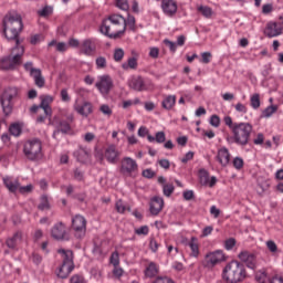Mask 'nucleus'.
Here are the masks:
<instances>
[{
	"label": "nucleus",
	"instance_id": "1",
	"mask_svg": "<svg viewBox=\"0 0 283 283\" xmlns=\"http://www.w3.org/2000/svg\"><path fill=\"white\" fill-rule=\"evenodd\" d=\"M127 30V20L120 14H112L103 20L101 32L108 39H120Z\"/></svg>",
	"mask_w": 283,
	"mask_h": 283
},
{
	"label": "nucleus",
	"instance_id": "2",
	"mask_svg": "<svg viewBox=\"0 0 283 283\" xmlns=\"http://www.w3.org/2000/svg\"><path fill=\"white\" fill-rule=\"evenodd\" d=\"M3 34L7 41H14L15 45L21 46L19 34L23 31V20L19 14H7L2 20Z\"/></svg>",
	"mask_w": 283,
	"mask_h": 283
},
{
	"label": "nucleus",
	"instance_id": "3",
	"mask_svg": "<svg viewBox=\"0 0 283 283\" xmlns=\"http://www.w3.org/2000/svg\"><path fill=\"white\" fill-rule=\"evenodd\" d=\"M232 136L226 137L229 145H238L239 147H247L251 143V134H253V125L249 122H239V124L231 132Z\"/></svg>",
	"mask_w": 283,
	"mask_h": 283
},
{
	"label": "nucleus",
	"instance_id": "4",
	"mask_svg": "<svg viewBox=\"0 0 283 283\" xmlns=\"http://www.w3.org/2000/svg\"><path fill=\"white\" fill-rule=\"evenodd\" d=\"M247 268L238 260H232L226 264L221 277L226 283H240L247 280Z\"/></svg>",
	"mask_w": 283,
	"mask_h": 283
},
{
	"label": "nucleus",
	"instance_id": "5",
	"mask_svg": "<svg viewBox=\"0 0 283 283\" xmlns=\"http://www.w3.org/2000/svg\"><path fill=\"white\" fill-rule=\"evenodd\" d=\"M18 50V52H17ZM13 52H17L14 55H8L0 60V70L14 71L21 63H23V54H25V49L23 46L15 45Z\"/></svg>",
	"mask_w": 283,
	"mask_h": 283
},
{
	"label": "nucleus",
	"instance_id": "6",
	"mask_svg": "<svg viewBox=\"0 0 283 283\" xmlns=\"http://www.w3.org/2000/svg\"><path fill=\"white\" fill-rule=\"evenodd\" d=\"M43 149V145L41 144V140L39 139H32L24 144V156L28 158V160H39L43 156L41 153Z\"/></svg>",
	"mask_w": 283,
	"mask_h": 283
},
{
	"label": "nucleus",
	"instance_id": "7",
	"mask_svg": "<svg viewBox=\"0 0 283 283\" xmlns=\"http://www.w3.org/2000/svg\"><path fill=\"white\" fill-rule=\"evenodd\" d=\"M227 261V254L222 250H214L206 253L203 260L201 261L202 266L205 269H213L218 266L221 262Z\"/></svg>",
	"mask_w": 283,
	"mask_h": 283
},
{
	"label": "nucleus",
	"instance_id": "8",
	"mask_svg": "<svg viewBox=\"0 0 283 283\" xmlns=\"http://www.w3.org/2000/svg\"><path fill=\"white\" fill-rule=\"evenodd\" d=\"M19 96V88L17 87H8L0 99L2 105V111L6 116H10L12 114V101Z\"/></svg>",
	"mask_w": 283,
	"mask_h": 283
},
{
	"label": "nucleus",
	"instance_id": "9",
	"mask_svg": "<svg viewBox=\"0 0 283 283\" xmlns=\"http://www.w3.org/2000/svg\"><path fill=\"white\" fill-rule=\"evenodd\" d=\"M95 87L98 90L102 96H109V92L114 90V80L112 76L104 74L97 77V82L95 83Z\"/></svg>",
	"mask_w": 283,
	"mask_h": 283
},
{
	"label": "nucleus",
	"instance_id": "10",
	"mask_svg": "<svg viewBox=\"0 0 283 283\" xmlns=\"http://www.w3.org/2000/svg\"><path fill=\"white\" fill-rule=\"evenodd\" d=\"M238 259L240 260L241 264H245L248 269H258V256L255 253L250 252L249 250H242L238 254Z\"/></svg>",
	"mask_w": 283,
	"mask_h": 283
},
{
	"label": "nucleus",
	"instance_id": "11",
	"mask_svg": "<svg viewBox=\"0 0 283 283\" xmlns=\"http://www.w3.org/2000/svg\"><path fill=\"white\" fill-rule=\"evenodd\" d=\"M268 39H275V36H281L283 34V23L276 21H270L266 23L263 31Z\"/></svg>",
	"mask_w": 283,
	"mask_h": 283
},
{
	"label": "nucleus",
	"instance_id": "12",
	"mask_svg": "<svg viewBox=\"0 0 283 283\" xmlns=\"http://www.w3.org/2000/svg\"><path fill=\"white\" fill-rule=\"evenodd\" d=\"M182 244L189 249L190 258H200V240L197 237L182 240Z\"/></svg>",
	"mask_w": 283,
	"mask_h": 283
},
{
	"label": "nucleus",
	"instance_id": "13",
	"mask_svg": "<svg viewBox=\"0 0 283 283\" xmlns=\"http://www.w3.org/2000/svg\"><path fill=\"white\" fill-rule=\"evenodd\" d=\"M51 235L54 240H70L67 228L63 222H57L53 226L51 229Z\"/></svg>",
	"mask_w": 283,
	"mask_h": 283
},
{
	"label": "nucleus",
	"instance_id": "14",
	"mask_svg": "<svg viewBox=\"0 0 283 283\" xmlns=\"http://www.w3.org/2000/svg\"><path fill=\"white\" fill-rule=\"evenodd\" d=\"M72 227L74 229V231L77 234V238H83V235H85V230L87 227V221L85 220V217L81 216V214H76L73 219H72Z\"/></svg>",
	"mask_w": 283,
	"mask_h": 283
},
{
	"label": "nucleus",
	"instance_id": "15",
	"mask_svg": "<svg viewBox=\"0 0 283 283\" xmlns=\"http://www.w3.org/2000/svg\"><path fill=\"white\" fill-rule=\"evenodd\" d=\"M122 171L126 174V176H132L138 171V164L136 160L132 159V157H124L122 160Z\"/></svg>",
	"mask_w": 283,
	"mask_h": 283
},
{
	"label": "nucleus",
	"instance_id": "16",
	"mask_svg": "<svg viewBox=\"0 0 283 283\" xmlns=\"http://www.w3.org/2000/svg\"><path fill=\"white\" fill-rule=\"evenodd\" d=\"M80 52L85 56H94V54L96 53V40H84L80 45Z\"/></svg>",
	"mask_w": 283,
	"mask_h": 283
},
{
	"label": "nucleus",
	"instance_id": "17",
	"mask_svg": "<svg viewBox=\"0 0 283 283\" xmlns=\"http://www.w3.org/2000/svg\"><path fill=\"white\" fill-rule=\"evenodd\" d=\"M161 10L166 17H176L178 2L176 0H161Z\"/></svg>",
	"mask_w": 283,
	"mask_h": 283
},
{
	"label": "nucleus",
	"instance_id": "18",
	"mask_svg": "<svg viewBox=\"0 0 283 283\" xmlns=\"http://www.w3.org/2000/svg\"><path fill=\"white\" fill-rule=\"evenodd\" d=\"M165 207V199L163 197H153L149 203V211L151 216H158Z\"/></svg>",
	"mask_w": 283,
	"mask_h": 283
},
{
	"label": "nucleus",
	"instance_id": "19",
	"mask_svg": "<svg viewBox=\"0 0 283 283\" xmlns=\"http://www.w3.org/2000/svg\"><path fill=\"white\" fill-rule=\"evenodd\" d=\"M138 52L132 51V56L127 57V61L122 63V70H124V72H129V70H138Z\"/></svg>",
	"mask_w": 283,
	"mask_h": 283
},
{
	"label": "nucleus",
	"instance_id": "20",
	"mask_svg": "<svg viewBox=\"0 0 283 283\" xmlns=\"http://www.w3.org/2000/svg\"><path fill=\"white\" fill-rule=\"evenodd\" d=\"M40 105L45 114V116H49V118H52V105L54 103V96L52 95H41L40 96Z\"/></svg>",
	"mask_w": 283,
	"mask_h": 283
},
{
	"label": "nucleus",
	"instance_id": "21",
	"mask_svg": "<svg viewBox=\"0 0 283 283\" xmlns=\"http://www.w3.org/2000/svg\"><path fill=\"white\" fill-rule=\"evenodd\" d=\"M104 156L111 165H116L118 163V158L120 157V153L116 149V146L111 145L105 149Z\"/></svg>",
	"mask_w": 283,
	"mask_h": 283
},
{
	"label": "nucleus",
	"instance_id": "22",
	"mask_svg": "<svg viewBox=\"0 0 283 283\" xmlns=\"http://www.w3.org/2000/svg\"><path fill=\"white\" fill-rule=\"evenodd\" d=\"M128 87L135 92H145L147 85H145V80L143 76H134L128 81Z\"/></svg>",
	"mask_w": 283,
	"mask_h": 283
},
{
	"label": "nucleus",
	"instance_id": "23",
	"mask_svg": "<svg viewBox=\"0 0 283 283\" xmlns=\"http://www.w3.org/2000/svg\"><path fill=\"white\" fill-rule=\"evenodd\" d=\"M2 182H3L4 187H7V189L11 193H17V191H19V187L21 185L19 182V178H14V177H10V176L3 177Z\"/></svg>",
	"mask_w": 283,
	"mask_h": 283
},
{
	"label": "nucleus",
	"instance_id": "24",
	"mask_svg": "<svg viewBox=\"0 0 283 283\" xmlns=\"http://www.w3.org/2000/svg\"><path fill=\"white\" fill-rule=\"evenodd\" d=\"M157 182L161 185L164 196H166V198H171V195L176 191L174 184H167V178L164 176H159Z\"/></svg>",
	"mask_w": 283,
	"mask_h": 283
},
{
	"label": "nucleus",
	"instance_id": "25",
	"mask_svg": "<svg viewBox=\"0 0 283 283\" xmlns=\"http://www.w3.org/2000/svg\"><path fill=\"white\" fill-rule=\"evenodd\" d=\"M217 161L221 165V167H227L231 160V153H229V148L222 147L217 153Z\"/></svg>",
	"mask_w": 283,
	"mask_h": 283
},
{
	"label": "nucleus",
	"instance_id": "26",
	"mask_svg": "<svg viewBox=\"0 0 283 283\" xmlns=\"http://www.w3.org/2000/svg\"><path fill=\"white\" fill-rule=\"evenodd\" d=\"M75 112L80 114V116H84L87 118L92 112H94L92 103L90 102H84L83 104H75L74 105Z\"/></svg>",
	"mask_w": 283,
	"mask_h": 283
},
{
	"label": "nucleus",
	"instance_id": "27",
	"mask_svg": "<svg viewBox=\"0 0 283 283\" xmlns=\"http://www.w3.org/2000/svg\"><path fill=\"white\" fill-rule=\"evenodd\" d=\"M21 242H23V232L18 231L11 238L7 239L6 244L8 249H17Z\"/></svg>",
	"mask_w": 283,
	"mask_h": 283
},
{
	"label": "nucleus",
	"instance_id": "28",
	"mask_svg": "<svg viewBox=\"0 0 283 283\" xmlns=\"http://www.w3.org/2000/svg\"><path fill=\"white\" fill-rule=\"evenodd\" d=\"M158 273H160V266L156 262L148 263V265L144 270V275H145V277H148V279L156 277V275H158Z\"/></svg>",
	"mask_w": 283,
	"mask_h": 283
},
{
	"label": "nucleus",
	"instance_id": "29",
	"mask_svg": "<svg viewBox=\"0 0 283 283\" xmlns=\"http://www.w3.org/2000/svg\"><path fill=\"white\" fill-rule=\"evenodd\" d=\"M57 253L62 255V264H69L74 266V252L72 250L59 249Z\"/></svg>",
	"mask_w": 283,
	"mask_h": 283
},
{
	"label": "nucleus",
	"instance_id": "30",
	"mask_svg": "<svg viewBox=\"0 0 283 283\" xmlns=\"http://www.w3.org/2000/svg\"><path fill=\"white\" fill-rule=\"evenodd\" d=\"M74 271V265H70L67 263H62V265L57 269L56 275L61 277V280H65L70 276V273Z\"/></svg>",
	"mask_w": 283,
	"mask_h": 283
},
{
	"label": "nucleus",
	"instance_id": "31",
	"mask_svg": "<svg viewBox=\"0 0 283 283\" xmlns=\"http://www.w3.org/2000/svg\"><path fill=\"white\" fill-rule=\"evenodd\" d=\"M176 95H164V99L161 102L163 109L170 112V109H174V107H176Z\"/></svg>",
	"mask_w": 283,
	"mask_h": 283
},
{
	"label": "nucleus",
	"instance_id": "32",
	"mask_svg": "<svg viewBox=\"0 0 283 283\" xmlns=\"http://www.w3.org/2000/svg\"><path fill=\"white\" fill-rule=\"evenodd\" d=\"M70 129H72V127L70 126V123H67V120H61L57 125V129L53 132V138H56V136H59V134H67V132H70Z\"/></svg>",
	"mask_w": 283,
	"mask_h": 283
},
{
	"label": "nucleus",
	"instance_id": "33",
	"mask_svg": "<svg viewBox=\"0 0 283 283\" xmlns=\"http://www.w3.org/2000/svg\"><path fill=\"white\" fill-rule=\"evenodd\" d=\"M74 156L78 163H87V160H90V153L85 148H78L75 150Z\"/></svg>",
	"mask_w": 283,
	"mask_h": 283
},
{
	"label": "nucleus",
	"instance_id": "34",
	"mask_svg": "<svg viewBox=\"0 0 283 283\" xmlns=\"http://www.w3.org/2000/svg\"><path fill=\"white\" fill-rule=\"evenodd\" d=\"M147 140L148 143H158L159 145H161V143H165V140H167V136L165 135V132H157L155 134V137L148 135Z\"/></svg>",
	"mask_w": 283,
	"mask_h": 283
},
{
	"label": "nucleus",
	"instance_id": "35",
	"mask_svg": "<svg viewBox=\"0 0 283 283\" xmlns=\"http://www.w3.org/2000/svg\"><path fill=\"white\" fill-rule=\"evenodd\" d=\"M115 209L117 213L124 214L126 211H132V207L128 206L123 199H118L115 202Z\"/></svg>",
	"mask_w": 283,
	"mask_h": 283
},
{
	"label": "nucleus",
	"instance_id": "36",
	"mask_svg": "<svg viewBox=\"0 0 283 283\" xmlns=\"http://www.w3.org/2000/svg\"><path fill=\"white\" fill-rule=\"evenodd\" d=\"M36 14L39 17H42V19H48L49 17H52V14H54V7L44 6L42 9L36 11Z\"/></svg>",
	"mask_w": 283,
	"mask_h": 283
},
{
	"label": "nucleus",
	"instance_id": "37",
	"mask_svg": "<svg viewBox=\"0 0 283 283\" xmlns=\"http://www.w3.org/2000/svg\"><path fill=\"white\" fill-rule=\"evenodd\" d=\"M31 78H33L36 87H45V77H43L41 69L38 72H35L34 75H31Z\"/></svg>",
	"mask_w": 283,
	"mask_h": 283
},
{
	"label": "nucleus",
	"instance_id": "38",
	"mask_svg": "<svg viewBox=\"0 0 283 283\" xmlns=\"http://www.w3.org/2000/svg\"><path fill=\"white\" fill-rule=\"evenodd\" d=\"M197 10L205 17V19H211V17H213V9L209 6H199L197 7Z\"/></svg>",
	"mask_w": 283,
	"mask_h": 283
},
{
	"label": "nucleus",
	"instance_id": "39",
	"mask_svg": "<svg viewBox=\"0 0 283 283\" xmlns=\"http://www.w3.org/2000/svg\"><path fill=\"white\" fill-rule=\"evenodd\" d=\"M125 59V50L122 48H116L113 51V61L115 63H123V60Z\"/></svg>",
	"mask_w": 283,
	"mask_h": 283
},
{
	"label": "nucleus",
	"instance_id": "40",
	"mask_svg": "<svg viewBox=\"0 0 283 283\" xmlns=\"http://www.w3.org/2000/svg\"><path fill=\"white\" fill-rule=\"evenodd\" d=\"M199 182L203 187H207V185H209V171H207V169L205 168H201L199 170Z\"/></svg>",
	"mask_w": 283,
	"mask_h": 283
},
{
	"label": "nucleus",
	"instance_id": "41",
	"mask_svg": "<svg viewBox=\"0 0 283 283\" xmlns=\"http://www.w3.org/2000/svg\"><path fill=\"white\" fill-rule=\"evenodd\" d=\"M275 112H277V105L268 106L265 109L262 111L261 118H271V116H273Z\"/></svg>",
	"mask_w": 283,
	"mask_h": 283
},
{
	"label": "nucleus",
	"instance_id": "42",
	"mask_svg": "<svg viewBox=\"0 0 283 283\" xmlns=\"http://www.w3.org/2000/svg\"><path fill=\"white\" fill-rule=\"evenodd\" d=\"M99 112L105 116V118H112V115L114 114V108H112L108 104H102L99 106Z\"/></svg>",
	"mask_w": 283,
	"mask_h": 283
},
{
	"label": "nucleus",
	"instance_id": "43",
	"mask_svg": "<svg viewBox=\"0 0 283 283\" xmlns=\"http://www.w3.org/2000/svg\"><path fill=\"white\" fill-rule=\"evenodd\" d=\"M250 105L252 109H260V95L258 93H254L250 96Z\"/></svg>",
	"mask_w": 283,
	"mask_h": 283
},
{
	"label": "nucleus",
	"instance_id": "44",
	"mask_svg": "<svg viewBox=\"0 0 283 283\" xmlns=\"http://www.w3.org/2000/svg\"><path fill=\"white\" fill-rule=\"evenodd\" d=\"M38 208L40 209V211H46L48 209H50V200L48 199V196L41 197V201Z\"/></svg>",
	"mask_w": 283,
	"mask_h": 283
},
{
	"label": "nucleus",
	"instance_id": "45",
	"mask_svg": "<svg viewBox=\"0 0 283 283\" xmlns=\"http://www.w3.org/2000/svg\"><path fill=\"white\" fill-rule=\"evenodd\" d=\"M95 65L97 70H105V67H107V59L105 56L96 57Z\"/></svg>",
	"mask_w": 283,
	"mask_h": 283
},
{
	"label": "nucleus",
	"instance_id": "46",
	"mask_svg": "<svg viewBox=\"0 0 283 283\" xmlns=\"http://www.w3.org/2000/svg\"><path fill=\"white\" fill-rule=\"evenodd\" d=\"M109 263L113 266H119L120 265V255L118 254V251H115L111 254Z\"/></svg>",
	"mask_w": 283,
	"mask_h": 283
},
{
	"label": "nucleus",
	"instance_id": "47",
	"mask_svg": "<svg viewBox=\"0 0 283 283\" xmlns=\"http://www.w3.org/2000/svg\"><path fill=\"white\" fill-rule=\"evenodd\" d=\"M25 72H29L30 76L34 75L35 72H39L41 69H35L34 63L32 62H25L23 65Z\"/></svg>",
	"mask_w": 283,
	"mask_h": 283
},
{
	"label": "nucleus",
	"instance_id": "48",
	"mask_svg": "<svg viewBox=\"0 0 283 283\" xmlns=\"http://www.w3.org/2000/svg\"><path fill=\"white\" fill-rule=\"evenodd\" d=\"M223 122H224V124L227 125V127H229L230 132H232L233 129H235V127H238V125L240 124V123H238V122L233 123V119L231 118V116H226V117L223 118Z\"/></svg>",
	"mask_w": 283,
	"mask_h": 283
},
{
	"label": "nucleus",
	"instance_id": "49",
	"mask_svg": "<svg viewBox=\"0 0 283 283\" xmlns=\"http://www.w3.org/2000/svg\"><path fill=\"white\" fill-rule=\"evenodd\" d=\"M34 190V186L32 184H29L27 186H19L18 191L19 193L25 195V193H32Z\"/></svg>",
	"mask_w": 283,
	"mask_h": 283
},
{
	"label": "nucleus",
	"instance_id": "50",
	"mask_svg": "<svg viewBox=\"0 0 283 283\" xmlns=\"http://www.w3.org/2000/svg\"><path fill=\"white\" fill-rule=\"evenodd\" d=\"M232 165H233L234 169L240 171V169H242L244 167V159H242V157H235L232 161Z\"/></svg>",
	"mask_w": 283,
	"mask_h": 283
},
{
	"label": "nucleus",
	"instance_id": "51",
	"mask_svg": "<svg viewBox=\"0 0 283 283\" xmlns=\"http://www.w3.org/2000/svg\"><path fill=\"white\" fill-rule=\"evenodd\" d=\"M212 57H213V55L211 54V52H203V53H201L200 63L208 65V63H211Z\"/></svg>",
	"mask_w": 283,
	"mask_h": 283
},
{
	"label": "nucleus",
	"instance_id": "52",
	"mask_svg": "<svg viewBox=\"0 0 283 283\" xmlns=\"http://www.w3.org/2000/svg\"><path fill=\"white\" fill-rule=\"evenodd\" d=\"M136 235H149V227L148 226H142L137 229H135Z\"/></svg>",
	"mask_w": 283,
	"mask_h": 283
},
{
	"label": "nucleus",
	"instance_id": "53",
	"mask_svg": "<svg viewBox=\"0 0 283 283\" xmlns=\"http://www.w3.org/2000/svg\"><path fill=\"white\" fill-rule=\"evenodd\" d=\"M10 134L12 136H20L21 135V126L19 124H12L9 128Z\"/></svg>",
	"mask_w": 283,
	"mask_h": 283
},
{
	"label": "nucleus",
	"instance_id": "54",
	"mask_svg": "<svg viewBox=\"0 0 283 283\" xmlns=\"http://www.w3.org/2000/svg\"><path fill=\"white\" fill-rule=\"evenodd\" d=\"M124 274H125V270H123V268H120L118 265L114 266V269H113L114 277H117V280H120Z\"/></svg>",
	"mask_w": 283,
	"mask_h": 283
},
{
	"label": "nucleus",
	"instance_id": "55",
	"mask_svg": "<svg viewBox=\"0 0 283 283\" xmlns=\"http://www.w3.org/2000/svg\"><path fill=\"white\" fill-rule=\"evenodd\" d=\"M151 283H176L169 276H157Z\"/></svg>",
	"mask_w": 283,
	"mask_h": 283
},
{
	"label": "nucleus",
	"instance_id": "56",
	"mask_svg": "<svg viewBox=\"0 0 283 283\" xmlns=\"http://www.w3.org/2000/svg\"><path fill=\"white\" fill-rule=\"evenodd\" d=\"M233 247H235V239L234 238H230V239L224 241V249H226V251L233 250Z\"/></svg>",
	"mask_w": 283,
	"mask_h": 283
},
{
	"label": "nucleus",
	"instance_id": "57",
	"mask_svg": "<svg viewBox=\"0 0 283 283\" xmlns=\"http://www.w3.org/2000/svg\"><path fill=\"white\" fill-rule=\"evenodd\" d=\"M148 56H150V59H158V56H160V49L151 46L149 49Z\"/></svg>",
	"mask_w": 283,
	"mask_h": 283
},
{
	"label": "nucleus",
	"instance_id": "58",
	"mask_svg": "<svg viewBox=\"0 0 283 283\" xmlns=\"http://www.w3.org/2000/svg\"><path fill=\"white\" fill-rule=\"evenodd\" d=\"M116 6L117 8H119V10H124V11L129 10V3L127 2V0H117Z\"/></svg>",
	"mask_w": 283,
	"mask_h": 283
},
{
	"label": "nucleus",
	"instance_id": "59",
	"mask_svg": "<svg viewBox=\"0 0 283 283\" xmlns=\"http://www.w3.org/2000/svg\"><path fill=\"white\" fill-rule=\"evenodd\" d=\"M60 96L63 103H70V101H72V97H70V93H67L66 88L61 91Z\"/></svg>",
	"mask_w": 283,
	"mask_h": 283
},
{
	"label": "nucleus",
	"instance_id": "60",
	"mask_svg": "<svg viewBox=\"0 0 283 283\" xmlns=\"http://www.w3.org/2000/svg\"><path fill=\"white\" fill-rule=\"evenodd\" d=\"M212 233H213L212 226L205 227L201 231V238H208V235H211Z\"/></svg>",
	"mask_w": 283,
	"mask_h": 283
},
{
	"label": "nucleus",
	"instance_id": "61",
	"mask_svg": "<svg viewBox=\"0 0 283 283\" xmlns=\"http://www.w3.org/2000/svg\"><path fill=\"white\" fill-rule=\"evenodd\" d=\"M182 197H184V200H193V198H196V193L193 192V190H186L182 192Z\"/></svg>",
	"mask_w": 283,
	"mask_h": 283
},
{
	"label": "nucleus",
	"instance_id": "62",
	"mask_svg": "<svg viewBox=\"0 0 283 283\" xmlns=\"http://www.w3.org/2000/svg\"><path fill=\"white\" fill-rule=\"evenodd\" d=\"M234 109H235V112H239L240 114H247V112H248L247 105H244L242 103H237L234 105Z\"/></svg>",
	"mask_w": 283,
	"mask_h": 283
},
{
	"label": "nucleus",
	"instance_id": "63",
	"mask_svg": "<svg viewBox=\"0 0 283 283\" xmlns=\"http://www.w3.org/2000/svg\"><path fill=\"white\" fill-rule=\"evenodd\" d=\"M164 43L169 48L170 52H176L178 44L176 42H171L170 40L165 39Z\"/></svg>",
	"mask_w": 283,
	"mask_h": 283
},
{
	"label": "nucleus",
	"instance_id": "64",
	"mask_svg": "<svg viewBox=\"0 0 283 283\" xmlns=\"http://www.w3.org/2000/svg\"><path fill=\"white\" fill-rule=\"evenodd\" d=\"M71 283H85V279L82 275L75 274L70 280Z\"/></svg>",
	"mask_w": 283,
	"mask_h": 283
}]
</instances>
